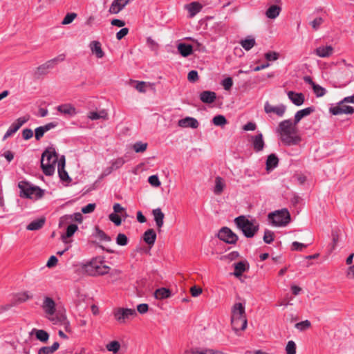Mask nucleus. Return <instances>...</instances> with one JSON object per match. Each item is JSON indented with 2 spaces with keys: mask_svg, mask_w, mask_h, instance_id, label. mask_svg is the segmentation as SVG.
<instances>
[{
  "mask_svg": "<svg viewBox=\"0 0 354 354\" xmlns=\"http://www.w3.org/2000/svg\"><path fill=\"white\" fill-rule=\"evenodd\" d=\"M297 124L291 120H285L281 121L278 126V132L280 134L282 142L288 146L298 145L301 140V137L297 134Z\"/></svg>",
  "mask_w": 354,
  "mask_h": 354,
  "instance_id": "obj_1",
  "label": "nucleus"
},
{
  "mask_svg": "<svg viewBox=\"0 0 354 354\" xmlns=\"http://www.w3.org/2000/svg\"><path fill=\"white\" fill-rule=\"evenodd\" d=\"M82 272L91 277H100L108 274L111 268L106 264L103 257H96L81 266Z\"/></svg>",
  "mask_w": 354,
  "mask_h": 354,
  "instance_id": "obj_2",
  "label": "nucleus"
},
{
  "mask_svg": "<svg viewBox=\"0 0 354 354\" xmlns=\"http://www.w3.org/2000/svg\"><path fill=\"white\" fill-rule=\"evenodd\" d=\"M231 324L236 333L243 330L247 327L245 306L241 303H236L232 308Z\"/></svg>",
  "mask_w": 354,
  "mask_h": 354,
  "instance_id": "obj_3",
  "label": "nucleus"
},
{
  "mask_svg": "<svg viewBox=\"0 0 354 354\" xmlns=\"http://www.w3.org/2000/svg\"><path fill=\"white\" fill-rule=\"evenodd\" d=\"M58 157L55 148H47L41 155V167L44 174L46 176H51L55 170V165L58 164Z\"/></svg>",
  "mask_w": 354,
  "mask_h": 354,
  "instance_id": "obj_4",
  "label": "nucleus"
},
{
  "mask_svg": "<svg viewBox=\"0 0 354 354\" xmlns=\"http://www.w3.org/2000/svg\"><path fill=\"white\" fill-rule=\"evenodd\" d=\"M234 223L247 238L253 237L259 229V224L255 219L249 220L243 215L236 217Z\"/></svg>",
  "mask_w": 354,
  "mask_h": 354,
  "instance_id": "obj_5",
  "label": "nucleus"
},
{
  "mask_svg": "<svg viewBox=\"0 0 354 354\" xmlns=\"http://www.w3.org/2000/svg\"><path fill=\"white\" fill-rule=\"evenodd\" d=\"M342 63L343 66H339L335 73L336 78L339 84V87H344L354 81V75L353 73V66L346 64L344 59H342L339 64Z\"/></svg>",
  "mask_w": 354,
  "mask_h": 354,
  "instance_id": "obj_6",
  "label": "nucleus"
},
{
  "mask_svg": "<svg viewBox=\"0 0 354 354\" xmlns=\"http://www.w3.org/2000/svg\"><path fill=\"white\" fill-rule=\"evenodd\" d=\"M268 219L272 226L284 227L290 222L291 217L288 209L283 208L269 213Z\"/></svg>",
  "mask_w": 354,
  "mask_h": 354,
  "instance_id": "obj_7",
  "label": "nucleus"
},
{
  "mask_svg": "<svg viewBox=\"0 0 354 354\" xmlns=\"http://www.w3.org/2000/svg\"><path fill=\"white\" fill-rule=\"evenodd\" d=\"M18 187L20 189L21 197L32 199V196H35L37 198H40L44 195V189L27 181H20L18 183Z\"/></svg>",
  "mask_w": 354,
  "mask_h": 354,
  "instance_id": "obj_8",
  "label": "nucleus"
},
{
  "mask_svg": "<svg viewBox=\"0 0 354 354\" xmlns=\"http://www.w3.org/2000/svg\"><path fill=\"white\" fill-rule=\"evenodd\" d=\"M56 307L57 304L52 297L46 295L44 297L41 308L45 314V317L50 322H55L54 315L56 313Z\"/></svg>",
  "mask_w": 354,
  "mask_h": 354,
  "instance_id": "obj_9",
  "label": "nucleus"
},
{
  "mask_svg": "<svg viewBox=\"0 0 354 354\" xmlns=\"http://www.w3.org/2000/svg\"><path fill=\"white\" fill-rule=\"evenodd\" d=\"M114 318L119 324H124L127 320L137 316V312L133 308H116L113 311Z\"/></svg>",
  "mask_w": 354,
  "mask_h": 354,
  "instance_id": "obj_10",
  "label": "nucleus"
},
{
  "mask_svg": "<svg viewBox=\"0 0 354 354\" xmlns=\"http://www.w3.org/2000/svg\"><path fill=\"white\" fill-rule=\"evenodd\" d=\"M218 237L228 244H235L238 241V236L227 227H223L219 230Z\"/></svg>",
  "mask_w": 354,
  "mask_h": 354,
  "instance_id": "obj_11",
  "label": "nucleus"
},
{
  "mask_svg": "<svg viewBox=\"0 0 354 354\" xmlns=\"http://www.w3.org/2000/svg\"><path fill=\"white\" fill-rule=\"evenodd\" d=\"M29 115L21 117L17 119L15 122H14L8 128L5 135L3 136V140H5L8 137L11 136L12 134L16 133L24 124H25L29 120Z\"/></svg>",
  "mask_w": 354,
  "mask_h": 354,
  "instance_id": "obj_12",
  "label": "nucleus"
},
{
  "mask_svg": "<svg viewBox=\"0 0 354 354\" xmlns=\"http://www.w3.org/2000/svg\"><path fill=\"white\" fill-rule=\"evenodd\" d=\"M344 104L345 103H341L340 101L337 106L330 108V113L334 115L341 114H353L354 113V108Z\"/></svg>",
  "mask_w": 354,
  "mask_h": 354,
  "instance_id": "obj_13",
  "label": "nucleus"
},
{
  "mask_svg": "<svg viewBox=\"0 0 354 354\" xmlns=\"http://www.w3.org/2000/svg\"><path fill=\"white\" fill-rule=\"evenodd\" d=\"M264 110L266 113H274L279 117H282L286 110V106L283 104H279L277 106H272L268 102H266L264 105Z\"/></svg>",
  "mask_w": 354,
  "mask_h": 354,
  "instance_id": "obj_14",
  "label": "nucleus"
},
{
  "mask_svg": "<svg viewBox=\"0 0 354 354\" xmlns=\"http://www.w3.org/2000/svg\"><path fill=\"white\" fill-rule=\"evenodd\" d=\"M251 141L253 149L255 152H260L263 151L265 147V142L263 138V134L261 133H259L255 136H252L251 137Z\"/></svg>",
  "mask_w": 354,
  "mask_h": 354,
  "instance_id": "obj_15",
  "label": "nucleus"
},
{
  "mask_svg": "<svg viewBox=\"0 0 354 354\" xmlns=\"http://www.w3.org/2000/svg\"><path fill=\"white\" fill-rule=\"evenodd\" d=\"M130 0H113L110 6L109 12L116 15L122 10L129 3Z\"/></svg>",
  "mask_w": 354,
  "mask_h": 354,
  "instance_id": "obj_16",
  "label": "nucleus"
},
{
  "mask_svg": "<svg viewBox=\"0 0 354 354\" xmlns=\"http://www.w3.org/2000/svg\"><path fill=\"white\" fill-rule=\"evenodd\" d=\"M178 124L179 127L183 128L190 127L192 129H197L199 126V122L194 118L186 117L183 119L179 120Z\"/></svg>",
  "mask_w": 354,
  "mask_h": 354,
  "instance_id": "obj_17",
  "label": "nucleus"
},
{
  "mask_svg": "<svg viewBox=\"0 0 354 354\" xmlns=\"http://www.w3.org/2000/svg\"><path fill=\"white\" fill-rule=\"evenodd\" d=\"M57 169L59 176L62 181L66 182L71 180L67 171L65 170V157L64 156L59 159Z\"/></svg>",
  "mask_w": 354,
  "mask_h": 354,
  "instance_id": "obj_18",
  "label": "nucleus"
},
{
  "mask_svg": "<svg viewBox=\"0 0 354 354\" xmlns=\"http://www.w3.org/2000/svg\"><path fill=\"white\" fill-rule=\"evenodd\" d=\"M289 100L296 106H299L304 104L305 96L302 93H296L290 91L287 93Z\"/></svg>",
  "mask_w": 354,
  "mask_h": 354,
  "instance_id": "obj_19",
  "label": "nucleus"
},
{
  "mask_svg": "<svg viewBox=\"0 0 354 354\" xmlns=\"http://www.w3.org/2000/svg\"><path fill=\"white\" fill-rule=\"evenodd\" d=\"M315 111V108L314 106H309V107H307L304 109L298 111L295 115V118H294L295 124H297L302 118L310 115Z\"/></svg>",
  "mask_w": 354,
  "mask_h": 354,
  "instance_id": "obj_20",
  "label": "nucleus"
},
{
  "mask_svg": "<svg viewBox=\"0 0 354 354\" xmlns=\"http://www.w3.org/2000/svg\"><path fill=\"white\" fill-rule=\"evenodd\" d=\"M152 214L153 216L156 226L158 230L160 231V228L163 226L164 224L165 214L162 213L160 208L153 209Z\"/></svg>",
  "mask_w": 354,
  "mask_h": 354,
  "instance_id": "obj_21",
  "label": "nucleus"
},
{
  "mask_svg": "<svg viewBox=\"0 0 354 354\" xmlns=\"http://www.w3.org/2000/svg\"><path fill=\"white\" fill-rule=\"evenodd\" d=\"M216 99V94L214 91H204L200 93V100L206 104L213 103Z\"/></svg>",
  "mask_w": 354,
  "mask_h": 354,
  "instance_id": "obj_22",
  "label": "nucleus"
},
{
  "mask_svg": "<svg viewBox=\"0 0 354 354\" xmlns=\"http://www.w3.org/2000/svg\"><path fill=\"white\" fill-rule=\"evenodd\" d=\"M315 53L319 57H328L333 53V48L331 46H319L315 49Z\"/></svg>",
  "mask_w": 354,
  "mask_h": 354,
  "instance_id": "obj_23",
  "label": "nucleus"
},
{
  "mask_svg": "<svg viewBox=\"0 0 354 354\" xmlns=\"http://www.w3.org/2000/svg\"><path fill=\"white\" fill-rule=\"evenodd\" d=\"M156 233L153 229L147 230L143 234L144 241L149 245H153L156 240Z\"/></svg>",
  "mask_w": 354,
  "mask_h": 354,
  "instance_id": "obj_24",
  "label": "nucleus"
},
{
  "mask_svg": "<svg viewBox=\"0 0 354 354\" xmlns=\"http://www.w3.org/2000/svg\"><path fill=\"white\" fill-rule=\"evenodd\" d=\"M279 158L275 153L270 154L266 160V166L268 171L273 170L278 166Z\"/></svg>",
  "mask_w": 354,
  "mask_h": 354,
  "instance_id": "obj_25",
  "label": "nucleus"
},
{
  "mask_svg": "<svg viewBox=\"0 0 354 354\" xmlns=\"http://www.w3.org/2000/svg\"><path fill=\"white\" fill-rule=\"evenodd\" d=\"M89 46L91 52L95 54L97 58H102L104 57V53L101 48V44L100 41H93L90 43Z\"/></svg>",
  "mask_w": 354,
  "mask_h": 354,
  "instance_id": "obj_26",
  "label": "nucleus"
},
{
  "mask_svg": "<svg viewBox=\"0 0 354 354\" xmlns=\"http://www.w3.org/2000/svg\"><path fill=\"white\" fill-rule=\"evenodd\" d=\"M78 226L76 224L71 223L68 225L66 227V232L63 234H62L61 238L62 240L64 243H67L66 239L68 238H71L74 235V234L77 231Z\"/></svg>",
  "mask_w": 354,
  "mask_h": 354,
  "instance_id": "obj_27",
  "label": "nucleus"
},
{
  "mask_svg": "<svg viewBox=\"0 0 354 354\" xmlns=\"http://www.w3.org/2000/svg\"><path fill=\"white\" fill-rule=\"evenodd\" d=\"M57 111L64 115H74L76 114L75 108L70 104H64L58 106Z\"/></svg>",
  "mask_w": 354,
  "mask_h": 354,
  "instance_id": "obj_28",
  "label": "nucleus"
},
{
  "mask_svg": "<svg viewBox=\"0 0 354 354\" xmlns=\"http://www.w3.org/2000/svg\"><path fill=\"white\" fill-rule=\"evenodd\" d=\"M281 11V8L279 5H272L266 12L268 18L274 19L277 18Z\"/></svg>",
  "mask_w": 354,
  "mask_h": 354,
  "instance_id": "obj_29",
  "label": "nucleus"
},
{
  "mask_svg": "<svg viewBox=\"0 0 354 354\" xmlns=\"http://www.w3.org/2000/svg\"><path fill=\"white\" fill-rule=\"evenodd\" d=\"M178 50L183 57H188L193 53V47L190 44L180 43L178 45Z\"/></svg>",
  "mask_w": 354,
  "mask_h": 354,
  "instance_id": "obj_30",
  "label": "nucleus"
},
{
  "mask_svg": "<svg viewBox=\"0 0 354 354\" xmlns=\"http://www.w3.org/2000/svg\"><path fill=\"white\" fill-rule=\"evenodd\" d=\"M186 9L189 13V17H193L202 9V6L198 2H192L185 6Z\"/></svg>",
  "mask_w": 354,
  "mask_h": 354,
  "instance_id": "obj_31",
  "label": "nucleus"
},
{
  "mask_svg": "<svg viewBox=\"0 0 354 354\" xmlns=\"http://www.w3.org/2000/svg\"><path fill=\"white\" fill-rule=\"evenodd\" d=\"M59 347V344L55 342L50 346H42L38 350V354H53Z\"/></svg>",
  "mask_w": 354,
  "mask_h": 354,
  "instance_id": "obj_32",
  "label": "nucleus"
},
{
  "mask_svg": "<svg viewBox=\"0 0 354 354\" xmlns=\"http://www.w3.org/2000/svg\"><path fill=\"white\" fill-rule=\"evenodd\" d=\"M171 291L166 288H160L155 291L154 296L157 299H164L170 297Z\"/></svg>",
  "mask_w": 354,
  "mask_h": 354,
  "instance_id": "obj_33",
  "label": "nucleus"
},
{
  "mask_svg": "<svg viewBox=\"0 0 354 354\" xmlns=\"http://www.w3.org/2000/svg\"><path fill=\"white\" fill-rule=\"evenodd\" d=\"M52 68L53 67L51 65L50 62L47 61L46 63L37 68L35 75L37 77H39L41 75H46L48 73V69Z\"/></svg>",
  "mask_w": 354,
  "mask_h": 354,
  "instance_id": "obj_34",
  "label": "nucleus"
},
{
  "mask_svg": "<svg viewBox=\"0 0 354 354\" xmlns=\"http://www.w3.org/2000/svg\"><path fill=\"white\" fill-rule=\"evenodd\" d=\"M45 220L44 218H39L30 222L26 227L28 230L34 231L41 229L44 225Z\"/></svg>",
  "mask_w": 354,
  "mask_h": 354,
  "instance_id": "obj_35",
  "label": "nucleus"
},
{
  "mask_svg": "<svg viewBox=\"0 0 354 354\" xmlns=\"http://www.w3.org/2000/svg\"><path fill=\"white\" fill-rule=\"evenodd\" d=\"M246 269V265L243 261L236 263H234V271L233 274L236 277H241Z\"/></svg>",
  "mask_w": 354,
  "mask_h": 354,
  "instance_id": "obj_36",
  "label": "nucleus"
},
{
  "mask_svg": "<svg viewBox=\"0 0 354 354\" xmlns=\"http://www.w3.org/2000/svg\"><path fill=\"white\" fill-rule=\"evenodd\" d=\"M35 337L37 339L43 343H46L49 339V334L46 330L39 329L35 330Z\"/></svg>",
  "mask_w": 354,
  "mask_h": 354,
  "instance_id": "obj_37",
  "label": "nucleus"
},
{
  "mask_svg": "<svg viewBox=\"0 0 354 354\" xmlns=\"http://www.w3.org/2000/svg\"><path fill=\"white\" fill-rule=\"evenodd\" d=\"M225 187V183L222 178L217 176L215 179V185L214 187V192L215 194H220L223 192Z\"/></svg>",
  "mask_w": 354,
  "mask_h": 354,
  "instance_id": "obj_38",
  "label": "nucleus"
},
{
  "mask_svg": "<svg viewBox=\"0 0 354 354\" xmlns=\"http://www.w3.org/2000/svg\"><path fill=\"white\" fill-rule=\"evenodd\" d=\"M55 322H59L60 324L64 326V330L67 333H72V328L71 326V324L69 320L67 319L66 316L65 315H62L59 319L56 320Z\"/></svg>",
  "mask_w": 354,
  "mask_h": 354,
  "instance_id": "obj_39",
  "label": "nucleus"
},
{
  "mask_svg": "<svg viewBox=\"0 0 354 354\" xmlns=\"http://www.w3.org/2000/svg\"><path fill=\"white\" fill-rule=\"evenodd\" d=\"M240 44L245 50H250L252 47L254 46L256 41L254 38H246L243 40H241Z\"/></svg>",
  "mask_w": 354,
  "mask_h": 354,
  "instance_id": "obj_40",
  "label": "nucleus"
},
{
  "mask_svg": "<svg viewBox=\"0 0 354 354\" xmlns=\"http://www.w3.org/2000/svg\"><path fill=\"white\" fill-rule=\"evenodd\" d=\"M120 344L119 342L114 340L110 342L106 345V348L108 351L113 352L114 354L117 353L120 349Z\"/></svg>",
  "mask_w": 354,
  "mask_h": 354,
  "instance_id": "obj_41",
  "label": "nucleus"
},
{
  "mask_svg": "<svg viewBox=\"0 0 354 354\" xmlns=\"http://www.w3.org/2000/svg\"><path fill=\"white\" fill-rule=\"evenodd\" d=\"M107 117V113L104 110L99 112L92 111L89 113L88 118L93 120H98L100 118L105 119Z\"/></svg>",
  "mask_w": 354,
  "mask_h": 354,
  "instance_id": "obj_42",
  "label": "nucleus"
},
{
  "mask_svg": "<svg viewBox=\"0 0 354 354\" xmlns=\"http://www.w3.org/2000/svg\"><path fill=\"white\" fill-rule=\"evenodd\" d=\"M147 143L141 141L136 142L133 145V149L136 153H142L146 151L147 148Z\"/></svg>",
  "mask_w": 354,
  "mask_h": 354,
  "instance_id": "obj_43",
  "label": "nucleus"
},
{
  "mask_svg": "<svg viewBox=\"0 0 354 354\" xmlns=\"http://www.w3.org/2000/svg\"><path fill=\"white\" fill-rule=\"evenodd\" d=\"M113 213L122 216L124 220L128 216L126 209L119 203H115L113 207Z\"/></svg>",
  "mask_w": 354,
  "mask_h": 354,
  "instance_id": "obj_44",
  "label": "nucleus"
},
{
  "mask_svg": "<svg viewBox=\"0 0 354 354\" xmlns=\"http://www.w3.org/2000/svg\"><path fill=\"white\" fill-rule=\"evenodd\" d=\"M95 236L99 239L100 241L106 242L111 241V237L108 236L103 230H100L99 227H97L95 228Z\"/></svg>",
  "mask_w": 354,
  "mask_h": 354,
  "instance_id": "obj_45",
  "label": "nucleus"
},
{
  "mask_svg": "<svg viewBox=\"0 0 354 354\" xmlns=\"http://www.w3.org/2000/svg\"><path fill=\"white\" fill-rule=\"evenodd\" d=\"M212 122L216 126L223 127L227 123V121L225 116L222 115H218L213 118Z\"/></svg>",
  "mask_w": 354,
  "mask_h": 354,
  "instance_id": "obj_46",
  "label": "nucleus"
},
{
  "mask_svg": "<svg viewBox=\"0 0 354 354\" xmlns=\"http://www.w3.org/2000/svg\"><path fill=\"white\" fill-rule=\"evenodd\" d=\"M331 236H332L331 250H333L336 248V246L339 241V230H332Z\"/></svg>",
  "mask_w": 354,
  "mask_h": 354,
  "instance_id": "obj_47",
  "label": "nucleus"
},
{
  "mask_svg": "<svg viewBox=\"0 0 354 354\" xmlns=\"http://www.w3.org/2000/svg\"><path fill=\"white\" fill-rule=\"evenodd\" d=\"M310 326L311 323L309 320L307 319L298 322L295 324V328L300 331L306 330L308 329Z\"/></svg>",
  "mask_w": 354,
  "mask_h": 354,
  "instance_id": "obj_48",
  "label": "nucleus"
},
{
  "mask_svg": "<svg viewBox=\"0 0 354 354\" xmlns=\"http://www.w3.org/2000/svg\"><path fill=\"white\" fill-rule=\"evenodd\" d=\"M122 218V216L113 212L109 215V220L116 226H120L121 225Z\"/></svg>",
  "mask_w": 354,
  "mask_h": 354,
  "instance_id": "obj_49",
  "label": "nucleus"
},
{
  "mask_svg": "<svg viewBox=\"0 0 354 354\" xmlns=\"http://www.w3.org/2000/svg\"><path fill=\"white\" fill-rule=\"evenodd\" d=\"M125 162L126 160L124 158H118L111 161V169H113V170L118 169L122 167Z\"/></svg>",
  "mask_w": 354,
  "mask_h": 354,
  "instance_id": "obj_50",
  "label": "nucleus"
},
{
  "mask_svg": "<svg viewBox=\"0 0 354 354\" xmlns=\"http://www.w3.org/2000/svg\"><path fill=\"white\" fill-rule=\"evenodd\" d=\"M274 238V234L273 232L269 230H266L263 235V241L267 244H270Z\"/></svg>",
  "mask_w": 354,
  "mask_h": 354,
  "instance_id": "obj_51",
  "label": "nucleus"
},
{
  "mask_svg": "<svg viewBox=\"0 0 354 354\" xmlns=\"http://www.w3.org/2000/svg\"><path fill=\"white\" fill-rule=\"evenodd\" d=\"M296 349L295 342L292 340L288 341L286 346V354H296Z\"/></svg>",
  "mask_w": 354,
  "mask_h": 354,
  "instance_id": "obj_52",
  "label": "nucleus"
},
{
  "mask_svg": "<svg viewBox=\"0 0 354 354\" xmlns=\"http://www.w3.org/2000/svg\"><path fill=\"white\" fill-rule=\"evenodd\" d=\"M129 240L127 236L122 233H120L118 234L116 237V243L118 245L124 246L128 244Z\"/></svg>",
  "mask_w": 354,
  "mask_h": 354,
  "instance_id": "obj_53",
  "label": "nucleus"
},
{
  "mask_svg": "<svg viewBox=\"0 0 354 354\" xmlns=\"http://www.w3.org/2000/svg\"><path fill=\"white\" fill-rule=\"evenodd\" d=\"M77 17V14L75 12H70L68 13L65 17L64 18L62 24L63 25H67L71 23Z\"/></svg>",
  "mask_w": 354,
  "mask_h": 354,
  "instance_id": "obj_54",
  "label": "nucleus"
},
{
  "mask_svg": "<svg viewBox=\"0 0 354 354\" xmlns=\"http://www.w3.org/2000/svg\"><path fill=\"white\" fill-rule=\"evenodd\" d=\"M313 91L317 97H322L326 93V90L318 84H313Z\"/></svg>",
  "mask_w": 354,
  "mask_h": 354,
  "instance_id": "obj_55",
  "label": "nucleus"
},
{
  "mask_svg": "<svg viewBox=\"0 0 354 354\" xmlns=\"http://www.w3.org/2000/svg\"><path fill=\"white\" fill-rule=\"evenodd\" d=\"M199 354H226V353H225L221 351L216 350V349L202 348H200Z\"/></svg>",
  "mask_w": 354,
  "mask_h": 354,
  "instance_id": "obj_56",
  "label": "nucleus"
},
{
  "mask_svg": "<svg viewBox=\"0 0 354 354\" xmlns=\"http://www.w3.org/2000/svg\"><path fill=\"white\" fill-rule=\"evenodd\" d=\"M71 223V217L69 214H65L60 217L59 220V226L61 227L65 225H68Z\"/></svg>",
  "mask_w": 354,
  "mask_h": 354,
  "instance_id": "obj_57",
  "label": "nucleus"
},
{
  "mask_svg": "<svg viewBox=\"0 0 354 354\" xmlns=\"http://www.w3.org/2000/svg\"><path fill=\"white\" fill-rule=\"evenodd\" d=\"M148 182L151 185L155 187H158L160 185V181L156 175L150 176L148 178Z\"/></svg>",
  "mask_w": 354,
  "mask_h": 354,
  "instance_id": "obj_58",
  "label": "nucleus"
},
{
  "mask_svg": "<svg viewBox=\"0 0 354 354\" xmlns=\"http://www.w3.org/2000/svg\"><path fill=\"white\" fill-rule=\"evenodd\" d=\"M308 245L294 241L292 243L291 250L295 251H302L304 248H307Z\"/></svg>",
  "mask_w": 354,
  "mask_h": 354,
  "instance_id": "obj_59",
  "label": "nucleus"
},
{
  "mask_svg": "<svg viewBox=\"0 0 354 354\" xmlns=\"http://www.w3.org/2000/svg\"><path fill=\"white\" fill-rule=\"evenodd\" d=\"M323 22L324 19L322 17H317L310 22V25L314 30H317Z\"/></svg>",
  "mask_w": 354,
  "mask_h": 354,
  "instance_id": "obj_60",
  "label": "nucleus"
},
{
  "mask_svg": "<svg viewBox=\"0 0 354 354\" xmlns=\"http://www.w3.org/2000/svg\"><path fill=\"white\" fill-rule=\"evenodd\" d=\"M279 53L274 51H270L265 54V58L268 61H275L279 58Z\"/></svg>",
  "mask_w": 354,
  "mask_h": 354,
  "instance_id": "obj_61",
  "label": "nucleus"
},
{
  "mask_svg": "<svg viewBox=\"0 0 354 354\" xmlns=\"http://www.w3.org/2000/svg\"><path fill=\"white\" fill-rule=\"evenodd\" d=\"M187 79L190 82H196L198 80V74L196 71L192 70L189 72Z\"/></svg>",
  "mask_w": 354,
  "mask_h": 354,
  "instance_id": "obj_62",
  "label": "nucleus"
},
{
  "mask_svg": "<svg viewBox=\"0 0 354 354\" xmlns=\"http://www.w3.org/2000/svg\"><path fill=\"white\" fill-rule=\"evenodd\" d=\"M222 85L224 87L225 90L228 91L230 90L232 85H233V81L231 77H226L222 81Z\"/></svg>",
  "mask_w": 354,
  "mask_h": 354,
  "instance_id": "obj_63",
  "label": "nucleus"
},
{
  "mask_svg": "<svg viewBox=\"0 0 354 354\" xmlns=\"http://www.w3.org/2000/svg\"><path fill=\"white\" fill-rule=\"evenodd\" d=\"M95 207H96V205L95 203H89L87 205H86L85 207H83L82 208V212L83 214L91 213L95 210Z\"/></svg>",
  "mask_w": 354,
  "mask_h": 354,
  "instance_id": "obj_64",
  "label": "nucleus"
}]
</instances>
